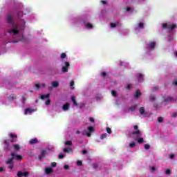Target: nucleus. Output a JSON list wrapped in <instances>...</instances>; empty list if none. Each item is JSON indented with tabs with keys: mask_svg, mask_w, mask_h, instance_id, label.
Returning <instances> with one entry per match:
<instances>
[{
	"mask_svg": "<svg viewBox=\"0 0 177 177\" xmlns=\"http://www.w3.org/2000/svg\"><path fill=\"white\" fill-rule=\"evenodd\" d=\"M17 15L18 17L17 22L13 19L12 14H8L6 16L7 22L10 27L8 32L11 35L12 39H13L12 44L25 42L26 37L23 34V30L26 28V24L27 21L32 23L35 20V15L29 9L24 10L23 12L18 11L17 12Z\"/></svg>",
	"mask_w": 177,
	"mask_h": 177,
	"instance_id": "1",
	"label": "nucleus"
},
{
	"mask_svg": "<svg viewBox=\"0 0 177 177\" xmlns=\"http://www.w3.org/2000/svg\"><path fill=\"white\" fill-rule=\"evenodd\" d=\"M71 23L75 27H81V26L84 24L86 30H93L95 27L91 23L87 22L86 19H82L81 18H75L71 19Z\"/></svg>",
	"mask_w": 177,
	"mask_h": 177,
	"instance_id": "2",
	"label": "nucleus"
},
{
	"mask_svg": "<svg viewBox=\"0 0 177 177\" xmlns=\"http://www.w3.org/2000/svg\"><path fill=\"white\" fill-rule=\"evenodd\" d=\"M131 138H133L139 145L145 143V139L142 138V132L140 131H134L131 134Z\"/></svg>",
	"mask_w": 177,
	"mask_h": 177,
	"instance_id": "3",
	"label": "nucleus"
},
{
	"mask_svg": "<svg viewBox=\"0 0 177 177\" xmlns=\"http://www.w3.org/2000/svg\"><path fill=\"white\" fill-rule=\"evenodd\" d=\"M175 100H176V99L173 98L171 96L162 97V102L159 104H155L154 107L157 109H161V107H162L163 106H165L167 103H169V102H175Z\"/></svg>",
	"mask_w": 177,
	"mask_h": 177,
	"instance_id": "4",
	"label": "nucleus"
},
{
	"mask_svg": "<svg viewBox=\"0 0 177 177\" xmlns=\"http://www.w3.org/2000/svg\"><path fill=\"white\" fill-rule=\"evenodd\" d=\"M12 158L7 160L6 164H10L13 162V160H17V161H21L23 160V156L21 155L17 154L15 152H12L10 154Z\"/></svg>",
	"mask_w": 177,
	"mask_h": 177,
	"instance_id": "5",
	"label": "nucleus"
},
{
	"mask_svg": "<svg viewBox=\"0 0 177 177\" xmlns=\"http://www.w3.org/2000/svg\"><path fill=\"white\" fill-rule=\"evenodd\" d=\"M156 41H151L146 44L145 47V50L146 53H150V52L153 51L156 49Z\"/></svg>",
	"mask_w": 177,
	"mask_h": 177,
	"instance_id": "6",
	"label": "nucleus"
},
{
	"mask_svg": "<svg viewBox=\"0 0 177 177\" xmlns=\"http://www.w3.org/2000/svg\"><path fill=\"white\" fill-rule=\"evenodd\" d=\"M133 28H134V32L136 34H138V32H140V31H142V30L145 28V23H143L142 21L137 22L134 25Z\"/></svg>",
	"mask_w": 177,
	"mask_h": 177,
	"instance_id": "7",
	"label": "nucleus"
},
{
	"mask_svg": "<svg viewBox=\"0 0 177 177\" xmlns=\"http://www.w3.org/2000/svg\"><path fill=\"white\" fill-rule=\"evenodd\" d=\"M162 28H167L169 31H174V28H176V25L174 22H167L162 24Z\"/></svg>",
	"mask_w": 177,
	"mask_h": 177,
	"instance_id": "8",
	"label": "nucleus"
},
{
	"mask_svg": "<svg viewBox=\"0 0 177 177\" xmlns=\"http://www.w3.org/2000/svg\"><path fill=\"white\" fill-rule=\"evenodd\" d=\"M52 150H53V147H48L47 149L43 150L41 152V153L39 155V160H42V158H44V157H45V156H46V154H48V152L52 151Z\"/></svg>",
	"mask_w": 177,
	"mask_h": 177,
	"instance_id": "9",
	"label": "nucleus"
},
{
	"mask_svg": "<svg viewBox=\"0 0 177 177\" xmlns=\"http://www.w3.org/2000/svg\"><path fill=\"white\" fill-rule=\"evenodd\" d=\"M139 113L143 118L150 116V113L145 109V107L142 106L139 109Z\"/></svg>",
	"mask_w": 177,
	"mask_h": 177,
	"instance_id": "10",
	"label": "nucleus"
},
{
	"mask_svg": "<svg viewBox=\"0 0 177 177\" xmlns=\"http://www.w3.org/2000/svg\"><path fill=\"white\" fill-rule=\"evenodd\" d=\"M75 99H77V97H75V95H72L71 97V102H73V106H75V107H77V106H79L80 109H82L83 106H85V103L78 104L77 103Z\"/></svg>",
	"mask_w": 177,
	"mask_h": 177,
	"instance_id": "11",
	"label": "nucleus"
},
{
	"mask_svg": "<svg viewBox=\"0 0 177 177\" xmlns=\"http://www.w3.org/2000/svg\"><path fill=\"white\" fill-rule=\"evenodd\" d=\"M49 96H50V93L41 95L40 96V99H41V100H45V99H47V100L45 102L46 106H49V104H50V99H49Z\"/></svg>",
	"mask_w": 177,
	"mask_h": 177,
	"instance_id": "12",
	"label": "nucleus"
},
{
	"mask_svg": "<svg viewBox=\"0 0 177 177\" xmlns=\"http://www.w3.org/2000/svg\"><path fill=\"white\" fill-rule=\"evenodd\" d=\"M62 73H68V67H70V62H64L62 64Z\"/></svg>",
	"mask_w": 177,
	"mask_h": 177,
	"instance_id": "13",
	"label": "nucleus"
},
{
	"mask_svg": "<svg viewBox=\"0 0 177 177\" xmlns=\"http://www.w3.org/2000/svg\"><path fill=\"white\" fill-rule=\"evenodd\" d=\"M94 131H95V129L93 128V127L90 126L88 127V131H83L82 133L83 135H86V136H88V138H91V133Z\"/></svg>",
	"mask_w": 177,
	"mask_h": 177,
	"instance_id": "14",
	"label": "nucleus"
},
{
	"mask_svg": "<svg viewBox=\"0 0 177 177\" xmlns=\"http://www.w3.org/2000/svg\"><path fill=\"white\" fill-rule=\"evenodd\" d=\"M35 111H37V109L35 108H26L24 110V115H28L32 114V113H35Z\"/></svg>",
	"mask_w": 177,
	"mask_h": 177,
	"instance_id": "15",
	"label": "nucleus"
},
{
	"mask_svg": "<svg viewBox=\"0 0 177 177\" xmlns=\"http://www.w3.org/2000/svg\"><path fill=\"white\" fill-rule=\"evenodd\" d=\"M12 142H15V140H4V149L6 150H10V148H9V145Z\"/></svg>",
	"mask_w": 177,
	"mask_h": 177,
	"instance_id": "16",
	"label": "nucleus"
},
{
	"mask_svg": "<svg viewBox=\"0 0 177 177\" xmlns=\"http://www.w3.org/2000/svg\"><path fill=\"white\" fill-rule=\"evenodd\" d=\"M12 150H14V151H19L21 149V146L19 144H14L12 145L11 147Z\"/></svg>",
	"mask_w": 177,
	"mask_h": 177,
	"instance_id": "17",
	"label": "nucleus"
},
{
	"mask_svg": "<svg viewBox=\"0 0 177 177\" xmlns=\"http://www.w3.org/2000/svg\"><path fill=\"white\" fill-rule=\"evenodd\" d=\"M62 110L63 111H68V110H70V104L66 102L65 104H64L62 106Z\"/></svg>",
	"mask_w": 177,
	"mask_h": 177,
	"instance_id": "18",
	"label": "nucleus"
},
{
	"mask_svg": "<svg viewBox=\"0 0 177 177\" xmlns=\"http://www.w3.org/2000/svg\"><path fill=\"white\" fill-rule=\"evenodd\" d=\"M18 177H21V176H28V172L27 171H19L18 174Z\"/></svg>",
	"mask_w": 177,
	"mask_h": 177,
	"instance_id": "19",
	"label": "nucleus"
},
{
	"mask_svg": "<svg viewBox=\"0 0 177 177\" xmlns=\"http://www.w3.org/2000/svg\"><path fill=\"white\" fill-rule=\"evenodd\" d=\"M144 75L142 73H139L138 75H137V80L138 81V82H143V78H144Z\"/></svg>",
	"mask_w": 177,
	"mask_h": 177,
	"instance_id": "20",
	"label": "nucleus"
},
{
	"mask_svg": "<svg viewBox=\"0 0 177 177\" xmlns=\"http://www.w3.org/2000/svg\"><path fill=\"white\" fill-rule=\"evenodd\" d=\"M64 153H73V149H71V147H66L64 149Z\"/></svg>",
	"mask_w": 177,
	"mask_h": 177,
	"instance_id": "21",
	"label": "nucleus"
},
{
	"mask_svg": "<svg viewBox=\"0 0 177 177\" xmlns=\"http://www.w3.org/2000/svg\"><path fill=\"white\" fill-rule=\"evenodd\" d=\"M46 85L44 83H38L35 84V86L37 89H41V88H45Z\"/></svg>",
	"mask_w": 177,
	"mask_h": 177,
	"instance_id": "22",
	"label": "nucleus"
},
{
	"mask_svg": "<svg viewBox=\"0 0 177 177\" xmlns=\"http://www.w3.org/2000/svg\"><path fill=\"white\" fill-rule=\"evenodd\" d=\"M52 172H53V169H52V167H46L45 169V173L46 174V175H49V174H52Z\"/></svg>",
	"mask_w": 177,
	"mask_h": 177,
	"instance_id": "23",
	"label": "nucleus"
},
{
	"mask_svg": "<svg viewBox=\"0 0 177 177\" xmlns=\"http://www.w3.org/2000/svg\"><path fill=\"white\" fill-rule=\"evenodd\" d=\"M136 105L131 106L130 108L128 109L127 113H133V111H135V110H136Z\"/></svg>",
	"mask_w": 177,
	"mask_h": 177,
	"instance_id": "24",
	"label": "nucleus"
},
{
	"mask_svg": "<svg viewBox=\"0 0 177 177\" xmlns=\"http://www.w3.org/2000/svg\"><path fill=\"white\" fill-rule=\"evenodd\" d=\"M120 26V23L114 22L110 24L111 28H115V27H118Z\"/></svg>",
	"mask_w": 177,
	"mask_h": 177,
	"instance_id": "25",
	"label": "nucleus"
},
{
	"mask_svg": "<svg viewBox=\"0 0 177 177\" xmlns=\"http://www.w3.org/2000/svg\"><path fill=\"white\" fill-rule=\"evenodd\" d=\"M60 59L61 60H67V54H66L65 53H62L61 55H60Z\"/></svg>",
	"mask_w": 177,
	"mask_h": 177,
	"instance_id": "26",
	"label": "nucleus"
},
{
	"mask_svg": "<svg viewBox=\"0 0 177 177\" xmlns=\"http://www.w3.org/2000/svg\"><path fill=\"white\" fill-rule=\"evenodd\" d=\"M30 145H37L38 143V139L37 138H33L29 140Z\"/></svg>",
	"mask_w": 177,
	"mask_h": 177,
	"instance_id": "27",
	"label": "nucleus"
},
{
	"mask_svg": "<svg viewBox=\"0 0 177 177\" xmlns=\"http://www.w3.org/2000/svg\"><path fill=\"white\" fill-rule=\"evenodd\" d=\"M120 66H123L124 67H128L129 66V64L127 62L120 61L119 63Z\"/></svg>",
	"mask_w": 177,
	"mask_h": 177,
	"instance_id": "28",
	"label": "nucleus"
},
{
	"mask_svg": "<svg viewBox=\"0 0 177 177\" xmlns=\"http://www.w3.org/2000/svg\"><path fill=\"white\" fill-rule=\"evenodd\" d=\"M51 85L53 88H57V86H59V82L57 81L52 82Z\"/></svg>",
	"mask_w": 177,
	"mask_h": 177,
	"instance_id": "29",
	"label": "nucleus"
},
{
	"mask_svg": "<svg viewBox=\"0 0 177 177\" xmlns=\"http://www.w3.org/2000/svg\"><path fill=\"white\" fill-rule=\"evenodd\" d=\"M124 10L127 13H132V12L133 11V9H132V8H131V7H127L124 8Z\"/></svg>",
	"mask_w": 177,
	"mask_h": 177,
	"instance_id": "30",
	"label": "nucleus"
},
{
	"mask_svg": "<svg viewBox=\"0 0 177 177\" xmlns=\"http://www.w3.org/2000/svg\"><path fill=\"white\" fill-rule=\"evenodd\" d=\"M149 100H150V102H156V100H157V98L156 97V95H151L149 97Z\"/></svg>",
	"mask_w": 177,
	"mask_h": 177,
	"instance_id": "31",
	"label": "nucleus"
},
{
	"mask_svg": "<svg viewBox=\"0 0 177 177\" xmlns=\"http://www.w3.org/2000/svg\"><path fill=\"white\" fill-rule=\"evenodd\" d=\"M142 95V93H140V91L138 90L137 91H136L134 96L135 97H139V96H140Z\"/></svg>",
	"mask_w": 177,
	"mask_h": 177,
	"instance_id": "32",
	"label": "nucleus"
},
{
	"mask_svg": "<svg viewBox=\"0 0 177 177\" xmlns=\"http://www.w3.org/2000/svg\"><path fill=\"white\" fill-rule=\"evenodd\" d=\"M16 99V95L12 94L8 97V100H15Z\"/></svg>",
	"mask_w": 177,
	"mask_h": 177,
	"instance_id": "33",
	"label": "nucleus"
},
{
	"mask_svg": "<svg viewBox=\"0 0 177 177\" xmlns=\"http://www.w3.org/2000/svg\"><path fill=\"white\" fill-rule=\"evenodd\" d=\"M74 85H75L74 80H72L70 83L71 89H72V91H74L75 89V88L74 87Z\"/></svg>",
	"mask_w": 177,
	"mask_h": 177,
	"instance_id": "34",
	"label": "nucleus"
},
{
	"mask_svg": "<svg viewBox=\"0 0 177 177\" xmlns=\"http://www.w3.org/2000/svg\"><path fill=\"white\" fill-rule=\"evenodd\" d=\"M167 39L168 41H172L174 39V34L169 33Z\"/></svg>",
	"mask_w": 177,
	"mask_h": 177,
	"instance_id": "35",
	"label": "nucleus"
},
{
	"mask_svg": "<svg viewBox=\"0 0 177 177\" xmlns=\"http://www.w3.org/2000/svg\"><path fill=\"white\" fill-rule=\"evenodd\" d=\"M9 136L11 139H17V136L16 134L10 133Z\"/></svg>",
	"mask_w": 177,
	"mask_h": 177,
	"instance_id": "36",
	"label": "nucleus"
},
{
	"mask_svg": "<svg viewBox=\"0 0 177 177\" xmlns=\"http://www.w3.org/2000/svg\"><path fill=\"white\" fill-rule=\"evenodd\" d=\"M64 145L65 146H71V145H73V142L70 140H68L64 142Z\"/></svg>",
	"mask_w": 177,
	"mask_h": 177,
	"instance_id": "37",
	"label": "nucleus"
},
{
	"mask_svg": "<svg viewBox=\"0 0 177 177\" xmlns=\"http://www.w3.org/2000/svg\"><path fill=\"white\" fill-rule=\"evenodd\" d=\"M106 138H107V133H103L100 136L101 140H103V139H106Z\"/></svg>",
	"mask_w": 177,
	"mask_h": 177,
	"instance_id": "38",
	"label": "nucleus"
},
{
	"mask_svg": "<svg viewBox=\"0 0 177 177\" xmlns=\"http://www.w3.org/2000/svg\"><path fill=\"white\" fill-rule=\"evenodd\" d=\"M144 149H145V150L150 149V145H149V144L144 145Z\"/></svg>",
	"mask_w": 177,
	"mask_h": 177,
	"instance_id": "39",
	"label": "nucleus"
},
{
	"mask_svg": "<svg viewBox=\"0 0 177 177\" xmlns=\"http://www.w3.org/2000/svg\"><path fill=\"white\" fill-rule=\"evenodd\" d=\"M136 146V143H135L134 142H132L129 144V147H131V149L135 147Z\"/></svg>",
	"mask_w": 177,
	"mask_h": 177,
	"instance_id": "40",
	"label": "nucleus"
},
{
	"mask_svg": "<svg viewBox=\"0 0 177 177\" xmlns=\"http://www.w3.org/2000/svg\"><path fill=\"white\" fill-rule=\"evenodd\" d=\"M57 163H56V162H53L50 163L51 168H55L57 167Z\"/></svg>",
	"mask_w": 177,
	"mask_h": 177,
	"instance_id": "41",
	"label": "nucleus"
},
{
	"mask_svg": "<svg viewBox=\"0 0 177 177\" xmlns=\"http://www.w3.org/2000/svg\"><path fill=\"white\" fill-rule=\"evenodd\" d=\"M101 75H102V77H105L107 78V77H109V73H106V72H102V73H101Z\"/></svg>",
	"mask_w": 177,
	"mask_h": 177,
	"instance_id": "42",
	"label": "nucleus"
},
{
	"mask_svg": "<svg viewBox=\"0 0 177 177\" xmlns=\"http://www.w3.org/2000/svg\"><path fill=\"white\" fill-rule=\"evenodd\" d=\"M165 174H166V175H169L171 174V169H167L165 170Z\"/></svg>",
	"mask_w": 177,
	"mask_h": 177,
	"instance_id": "43",
	"label": "nucleus"
},
{
	"mask_svg": "<svg viewBox=\"0 0 177 177\" xmlns=\"http://www.w3.org/2000/svg\"><path fill=\"white\" fill-rule=\"evenodd\" d=\"M8 165L9 169H13V164H12V162Z\"/></svg>",
	"mask_w": 177,
	"mask_h": 177,
	"instance_id": "44",
	"label": "nucleus"
},
{
	"mask_svg": "<svg viewBox=\"0 0 177 177\" xmlns=\"http://www.w3.org/2000/svg\"><path fill=\"white\" fill-rule=\"evenodd\" d=\"M26 99L27 98L26 97V96H22V98H21L22 103H26Z\"/></svg>",
	"mask_w": 177,
	"mask_h": 177,
	"instance_id": "45",
	"label": "nucleus"
},
{
	"mask_svg": "<svg viewBox=\"0 0 177 177\" xmlns=\"http://www.w3.org/2000/svg\"><path fill=\"white\" fill-rule=\"evenodd\" d=\"M106 132L107 133H111V129L110 127H107L106 128Z\"/></svg>",
	"mask_w": 177,
	"mask_h": 177,
	"instance_id": "46",
	"label": "nucleus"
},
{
	"mask_svg": "<svg viewBox=\"0 0 177 177\" xmlns=\"http://www.w3.org/2000/svg\"><path fill=\"white\" fill-rule=\"evenodd\" d=\"M64 169H70V166H68V165H65L64 166Z\"/></svg>",
	"mask_w": 177,
	"mask_h": 177,
	"instance_id": "47",
	"label": "nucleus"
},
{
	"mask_svg": "<svg viewBox=\"0 0 177 177\" xmlns=\"http://www.w3.org/2000/svg\"><path fill=\"white\" fill-rule=\"evenodd\" d=\"M101 3H102V5H106V3H107V0H102Z\"/></svg>",
	"mask_w": 177,
	"mask_h": 177,
	"instance_id": "48",
	"label": "nucleus"
},
{
	"mask_svg": "<svg viewBox=\"0 0 177 177\" xmlns=\"http://www.w3.org/2000/svg\"><path fill=\"white\" fill-rule=\"evenodd\" d=\"M112 96H117V92H115V91H112Z\"/></svg>",
	"mask_w": 177,
	"mask_h": 177,
	"instance_id": "49",
	"label": "nucleus"
},
{
	"mask_svg": "<svg viewBox=\"0 0 177 177\" xmlns=\"http://www.w3.org/2000/svg\"><path fill=\"white\" fill-rule=\"evenodd\" d=\"M163 120H164V118H161V117H160V118H158V122H161L162 121H163Z\"/></svg>",
	"mask_w": 177,
	"mask_h": 177,
	"instance_id": "50",
	"label": "nucleus"
},
{
	"mask_svg": "<svg viewBox=\"0 0 177 177\" xmlns=\"http://www.w3.org/2000/svg\"><path fill=\"white\" fill-rule=\"evenodd\" d=\"M77 164L78 165H82V161H81V160H77Z\"/></svg>",
	"mask_w": 177,
	"mask_h": 177,
	"instance_id": "51",
	"label": "nucleus"
},
{
	"mask_svg": "<svg viewBox=\"0 0 177 177\" xmlns=\"http://www.w3.org/2000/svg\"><path fill=\"white\" fill-rule=\"evenodd\" d=\"M58 158H64V155H63V154H59V155L58 156Z\"/></svg>",
	"mask_w": 177,
	"mask_h": 177,
	"instance_id": "52",
	"label": "nucleus"
},
{
	"mask_svg": "<svg viewBox=\"0 0 177 177\" xmlns=\"http://www.w3.org/2000/svg\"><path fill=\"white\" fill-rule=\"evenodd\" d=\"M89 121H90L91 122H95V119H93V118H89Z\"/></svg>",
	"mask_w": 177,
	"mask_h": 177,
	"instance_id": "53",
	"label": "nucleus"
},
{
	"mask_svg": "<svg viewBox=\"0 0 177 177\" xmlns=\"http://www.w3.org/2000/svg\"><path fill=\"white\" fill-rule=\"evenodd\" d=\"M133 128H134V130L136 131V132H138V131H139V130H138V126L137 125L134 126Z\"/></svg>",
	"mask_w": 177,
	"mask_h": 177,
	"instance_id": "54",
	"label": "nucleus"
},
{
	"mask_svg": "<svg viewBox=\"0 0 177 177\" xmlns=\"http://www.w3.org/2000/svg\"><path fill=\"white\" fill-rule=\"evenodd\" d=\"M175 158V155L174 154H171L170 155V159L172 160Z\"/></svg>",
	"mask_w": 177,
	"mask_h": 177,
	"instance_id": "55",
	"label": "nucleus"
},
{
	"mask_svg": "<svg viewBox=\"0 0 177 177\" xmlns=\"http://www.w3.org/2000/svg\"><path fill=\"white\" fill-rule=\"evenodd\" d=\"M5 171V167H0V172H3Z\"/></svg>",
	"mask_w": 177,
	"mask_h": 177,
	"instance_id": "56",
	"label": "nucleus"
},
{
	"mask_svg": "<svg viewBox=\"0 0 177 177\" xmlns=\"http://www.w3.org/2000/svg\"><path fill=\"white\" fill-rule=\"evenodd\" d=\"M127 88V89H131V88H132V85L128 84Z\"/></svg>",
	"mask_w": 177,
	"mask_h": 177,
	"instance_id": "57",
	"label": "nucleus"
},
{
	"mask_svg": "<svg viewBox=\"0 0 177 177\" xmlns=\"http://www.w3.org/2000/svg\"><path fill=\"white\" fill-rule=\"evenodd\" d=\"M93 168H97V164L94 163V164L93 165Z\"/></svg>",
	"mask_w": 177,
	"mask_h": 177,
	"instance_id": "58",
	"label": "nucleus"
},
{
	"mask_svg": "<svg viewBox=\"0 0 177 177\" xmlns=\"http://www.w3.org/2000/svg\"><path fill=\"white\" fill-rule=\"evenodd\" d=\"M82 154H86V151L83 150V151H82Z\"/></svg>",
	"mask_w": 177,
	"mask_h": 177,
	"instance_id": "59",
	"label": "nucleus"
},
{
	"mask_svg": "<svg viewBox=\"0 0 177 177\" xmlns=\"http://www.w3.org/2000/svg\"><path fill=\"white\" fill-rule=\"evenodd\" d=\"M158 88L157 87H153L152 91H157Z\"/></svg>",
	"mask_w": 177,
	"mask_h": 177,
	"instance_id": "60",
	"label": "nucleus"
},
{
	"mask_svg": "<svg viewBox=\"0 0 177 177\" xmlns=\"http://www.w3.org/2000/svg\"><path fill=\"white\" fill-rule=\"evenodd\" d=\"M173 84H174V85H177V81H174V82H173Z\"/></svg>",
	"mask_w": 177,
	"mask_h": 177,
	"instance_id": "61",
	"label": "nucleus"
},
{
	"mask_svg": "<svg viewBox=\"0 0 177 177\" xmlns=\"http://www.w3.org/2000/svg\"><path fill=\"white\" fill-rule=\"evenodd\" d=\"M155 170H156V168L152 167V171H155Z\"/></svg>",
	"mask_w": 177,
	"mask_h": 177,
	"instance_id": "62",
	"label": "nucleus"
},
{
	"mask_svg": "<svg viewBox=\"0 0 177 177\" xmlns=\"http://www.w3.org/2000/svg\"><path fill=\"white\" fill-rule=\"evenodd\" d=\"M76 133H77V134L80 133V131H77L76 132Z\"/></svg>",
	"mask_w": 177,
	"mask_h": 177,
	"instance_id": "63",
	"label": "nucleus"
},
{
	"mask_svg": "<svg viewBox=\"0 0 177 177\" xmlns=\"http://www.w3.org/2000/svg\"><path fill=\"white\" fill-rule=\"evenodd\" d=\"M176 57H177V53H176Z\"/></svg>",
	"mask_w": 177,
	"mask_h": 177,
	"instance_id": "64",
	"label": "nucleus"
}]
</instances>
